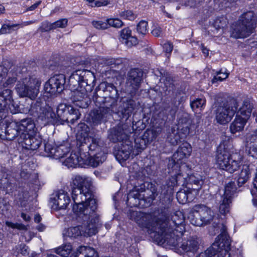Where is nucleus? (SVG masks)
I'll list each match as a JSON object with an SVG mask.
<instances>
[{
	"label": "nucleus",
	"mask_w": 257,
	"mask_h": 257,
	"mask_svg": "<svg viewBox=\"0 0 257 257\" xmlns=\"http://www.w3.org/2000/svg\"><path fill=\"white\" fill-rule=\"evenodd\" d=\"M227 23V19L224 17H220L216 18L212 24L213 26L217 31H219L220 29H223L226 26Z\"/></svg>",
	"instance_id": "ea45409f"
},
{
	"label": "nucleus",
	"mask_w": 257,
	"mask_h": 257,
	"mask_svg": "<svg viewBox=\"0 0 257 257\" xmlns=\"http://www.w3.org/2000/svg\"><path fill=\"white\" fill-rule=\"evenodd\" d=\"M119 15L122 18L130 21L134 20L137 17V15L134 14L133 11L131 10H126L121 12Z\"/></svg>",
	"instance_id": "de8ad7c7"
},
{
	"label": "nucleus",
	"mask_w": 257,
	"mask_h": 257,
	"mask_svg": "<svg viewBox=\"0 0 257 257\" xmlns=\"http://www.w3.org/2000/svg\"><path fill=\"white\" fill-rule=\"evenodd\" d=\"M35 127L32 131H25V134L20 137L19 143L28 150H36L39 148L42 139L40 135L35 131Z\"/></svg>",
	"instance_id": "ddd939ff"
},
{
	"label": "nucleus",
	"mask_w": 257,
	"mask_h": 257,
	"mask_svg": "<svg viewBox=\"0 0 257 257\" xmlns=\"http://www.w3.org/2000/svg\"><path fill=\"white\" fill-rule=\"evenodd\" d=\"M16 249L18 253L16 255L26 256L28 254V247L25 244L18 245Z\"/></svg>",
	"instance_id": "3c124183"
},
{
	"label": "nucleus",
	"mask_w": 257,
	"mask_h": 257,
	"mask_svg": "<svg viewBox=\"0 0 257 257\" xmlns=\"http://www.w3.org/2000/svg\"><path fill=\"white\" fill-rule=\"evenodd\" d=\"M29 112H31L33 115L34 113H37L38 120L41 121L42 124L44 125L57 122L56 115L53 109L49 106L42 107L40 102L38 101L22 110L23 113Z\"/></svg>",
	"instance_id": "423d86ee"
},
{
	"label": "nucleus",
	"mask_w": 257,
	"mask_h": 257,
	"mask_svg": "<svg viewBox=\"0 0 257 257\" xmlns=\"http://www.w3.org/2000/svg\"><path fill=\"white\" fill-rule=\"evenodd\" d=\"M91 7H100L106 6L110 4V0H86Z\"/></svg>",
	"instance_id": "79ce46f5"
},
{
	"label": "nucleus",
	"mask_w": 257,
	"mask_h": 257,
	"mask_svg": "<svg viewBox=\"0 0 257 257\" xmlns=\"http://www.w3.org/2000/svg\"><path fill=\"white\" fill-rule=\"evenodd\" d=\"M57 113L58 117L60 118L63 117V113L68 114L69 116L67 117L66 120L72 124H74L80 118L81 115V113L78 109H75L73 107L70 105H67L65 104H60L59 105ZM62 119H63V118Z\"/></svg>",
	"instance_id": "f3484780"
},
{
	"label": "nucleus",
	"mask_w": 257,
	"mask_h": 257,
	"mask_svg": "<svg viewBox=\"0 0 257 257\" xmlns=\"http://www.w3.org/2000/svg\"><path fill=\"white\" fill-rule=\"evenodd\" d=\"M185 169H187L186 166H182L181 167L180 171H181V172L177 174L176 175L175 182L176 183L182 182V180H183V184L186 183V184H194L196 185L197 187H192V189L194 191L197 192L201 188V187L203 184L202 177L198 173H183L182 171Z\"/></svg>",
	"instance_id": "4468645a"
},
{
	"label": "nucleus",
	"mask_w": 257,
	"mask_h": 257,
	"mask_svg": "<svg viewBox=\"0 0 257 257\" xmlns=\"http://www.w3.org/2000/svg\"><path fill=\"white\" fill-rule=\"evenodd\" d=\"M69 83V88L72 93L71 98L74 102L82 101L84 99L87 98L88 96V94L91 92V91H87L86 87L80 84L76 86L75 89L73 90L70 83Z\"/></svg>",
	"instance_id": "4be33fe9"
},
{
	"label": "nucleus",
	"mask_w": 257,
	"mask_h": 257,
	"mask_svg": "<svg viewBox=\"0 0 257 257\" xmlns=\"http://www.w3.org/2000/svg\"><path fill=\"white\" fill-rule=\"evenodd\" d=\"M143 72L139 69H132L130 71L126 82L128 90L131 93L134 92L140 86L142 80Z\"/></svg>",
	"instance_id": "6ab92c4d"
},
{
	"label": "nucleus",
	"mask_w": 257,
	"mask_h": 257,
	"mask_svg": "<svg viewBox=\"0 0 257 257\" xmlns=\"http://www.w3.org/2000/svg\"><path fill=\"white\" fill-rule=\"evenodd\" d=\"M128 47L135 46L138 44V39L136 37L131 36L128 39L123 42Z\"/></svg>",
	"instance_id": "e2e57ef3"
},
{
	"label": "nucleus",
	"mask_w": 257,
	"mask_h": 257,
	"mask_svg": "<svg viewBox=\"0 0 257 257\" xmlns=\"http://www.w3.org/2000/svg\"><path fill=\"white\" fill-rule=\"evenodd\" d=\"M125 127V125H123L112 129L109 135V139L113 142L122 141L126 139L130 132L127 131Z\"/></svg>",
	"instance_id": "5701e85b"
},
{
	"label": "nucleus",
	"mask_w": 257,
	"mask_h": 257,
	"mask_svg": "<svg viewBox=\"0 0 257 257\" xmlns=\"http://www.w3.org/2000/svg\"><path fill=\"white\" fill-rule=\"evenodd\" d=\"M127 202L132 203L133 200L135 201V203H133L132 205L133 206H137L139 204V200L140 199V194L138 193V192L136 190H132L130 192V193L127 195Z\"/></svg>",
	"instance_id": "a19ab883"
},
{
	"label": "nucleus",
	"mask_w": 257,
	"mask_h": 257,
	"mask_svg": "<svg viewBox=\"0 0 257 257\" xmlns=\"http://www.w3.org/2000/svg\"><path fill=\"white\" fill-rule=\"evenodd\" d=\"M120 38L122 39L123 42H125V40L131 37V31L128 28H124L120 31Z\"/></svg>",
	"instance_id": "bf43d9fd"
},
{
	"label": "nucleus",
	"mask_w": 257,
	"mask_h": 257,
	"mask_svg": "<svg viewBox=\"0 0 257 257\" xmlns=\"http://www.w3.org/2000/svg\"><path fill=\"white\" fill-rule=\"evenodd\" d=\"M91 180L88 177L75 176L72 181V198L74 202L73 210L84 222L81 225L68 228L65 234L76 238L91 236L97 232L99 218L95 213L96 200L91 190Z\"/></svg>",
	"instance_id": "f257e3e1"
},
{
	"label": "nucleus",
	"mask_w": 257,
	"mask_h": 257,
	"mask_svg": "<svg viewBox=\"0 0 257 257\" xmlns=\"http://www.w3.org/2000/svg\"><path fill=\"white\" fill-rule=\"evenodd\" d=\"M161 128L156 127L152 130H147L143 135V140L148 143H150L155 140L160 134Z\"/></svg>",
	"instance_id": "2f4dec72"
},
{
	"label": "nucleus",
	"mask_w": 257,
	"mask_h": 257,
	"mask_svg": "<svg viewBox=\"0 0 257 257\" xmlns=\"http://www.w3.org/2000/svg\"><path fill=\"white\" fill-rule=\"evenodd\" d=\"M160 81L164 82L166 88L170 87L173 85V79L169 75H167L166 76L163 75L160 78Z\"/></svg>",
	"instance_id": "4d7b16f0"
},
{
	"label": "nucleus",
	"mask_w": 257,
	"mask_h": 257,
	"mask_svg": "<svg viewBox=\"0 0 257 257\" xmlns=\"http://www.w3.org/2000/svg\"><path fill=\"white\" fill-rule=\"evenodd\" d=\"M199 241L197 238L193 237L187 240H184L178 250V253L180 255H184L185 253L187 255H190V253L193 254L198 249Z\"/></svg>",
	"instance_id": "aec40b11"
},
{
	"label": "nucleus",
	"mask_w": 257,
	"mask_h": 257,
	"mask_svg": "<svg viewBox=\"0 0 257 257\" xmlns=\"http://www.w3.org/2000/svg\"><path fill=\"white\" fill-rule=\"evenodd\" d=\"M40 85V83L37 79L26 77L18 81L15 89L20 97H28L34 100L39 93Z\"/></svg>",
	"instance_id": "0eeeda50"
},
{
	"label": "nucleus",
	"mask_w": 257,
	"mask_h": 257,
	"mask_svg": "<svg viewBox=\"0 0 257 257\" xmlns=\"http://www.w3.org/2000/svg\"><path fill=\"white\" fill-rule=\"evenodd\" d=\"M35 127L34 121L30 118L23 119L20 122H2L0 123V138L13 140L16 139L18 142L25 131H32Z\"/></svg>",
	"instance_id": "7ed1b4c3"
},
{
	"label": "nucleus",
	"mask_w": 257,
	"mask_h": 257,
	"mask_svg": "<svg viewBox=\"0 0 257 257\" xmlns=\"http://www.w3.org/2000/svg\"><path fill=\"white\" fill-rule=\"evenodd\" d=\"M18 26L17 24L14 25H4L2 26V28L0 29V32L2 34H6L11 33L13 29Z\"/></svg>",
	"instance_id": "052dcab7"
},
{
	"label": "nucleus",
	"mask_w": 257,
	"mask_h": 257,
	"mask_svg": "<svg viewBox=\"0 0 257 257\" xmlns=\"http://www.w3.org/2000/svg\"><path fill=\"white\" fill-rule=\"evenodd\" d=\"M248 119L242 117L240 115H236L234 119L230 123L229 129L231 134L241 132Z\"/></svg>",
	"instance_id": "bb28decb"
},
{
	"label": "nucleus",
	"mask_w": 257,
	"mask_h": 257,
	"mask_svg": "<svg viewBox=\"0 0 257 257\" xmlns=\"http://www.w3.org/2000/svg\"><path fill=\"white\" fill-rule=\"evenodd\" d=\"M137 32L142 35H145L148 32V23L145 21H141L138 24L137 27Z\"/></svg>",
	"instance_id": "49530a36"
},
{
	"label": "nucleus",
	"mask_w": 257,
	"mask_h": 257,
	"mask_svg": "<svg viewBox=\"0 0 257 257\" xmlns=\"http://www.w3.org/2000/svg\"><path fill=\"white\" fill-rule=\"evenodd\" d=\"M88 143H89L88 145L89 150L90 152L96 151L97 152H102L100 147V141L98 138L94 137H89L86 140Z\"/></svg>",
	"instance_id": "c9c22d12"
},
{
	"label": "nucleus",
	"mask_w": 257,
	"mask_h": 257,
	"mask_svg": "<svg viewBox=\"0 0 257 257\" xmlns=\"http://www.w3.org/2000/svg\"><path fill=\"white\" fill-rule=\"evenodd\" d=\"M85 254H86V253L85 252V251H79V247L77 249V250L73 253L72 255L73 256H74V257H76L81 254L85 256Z\"/></svg>",
	"instance_id": "69168bd1"
},
{
	"label": "nucleus",
	"mask_w": 257,
	"mask_h": 257,
	"mask_svg": "<svg viewBox=\"0 0 257 257\" xmlns=\"http://www.w3.org/2000/svg\"><path fill=\"white\" fill-rule=\"evenodd\" d=\"M93 26L97 29L103 30L107 28V21H96L92 22Z\"/></svg>",
	"instance_id": "864d4df0"
},
{
	"label": "nucleus",
	"mask_w": 257,
	"mask_h": 257,
	"mask_svg": "<svg viewBox=\"0 0 257 257\" xmlns=\"http://www.w3.org/2000/svg\"><path fill=\"white\" fill-rule=\"evenodd\" d=\"M131 219L140 227L148 228L152 237L160 245L176 246L178 239L183 235L185 230L184 215L180 211L171 216V219L163 221H156L151 214L133 211Z\"/></svg>",
	"instance_id": "f03ea898"
},
{
	"label": "nucleus",
	"mask_w": 257,
	"mask_h": 257,
	"mask_svg": "<svg viewBox=\"0 0 257 257\" xmlns=\"http://www.w3.org/2000/svg\"><path fill=\"white\" fill-rule=\"evenodd\" d=\"M20 230H27L26 226L22 223H16V228Z\"/></svg>",
	"instance_id": "338daca9"
},
{
	"label": "nucleus",
	"mask_w": 257,
	"mask_h": 257,
	"mask_svg": "<svg viewBox=\"0 0 257 257\" xmlns=\"http://www.w3.org/2000/svg\"><path fill=\"white\" fill-rule=\"evenodd\" d=\"M128 105H130V107H128V114H129L130 113H132V111L134 109V101H130L128 103Z\"/></svg>",
	"instance_id": "774afa93"
},
{
	"label": "nucleus",
	"mask_w": 257,
	"mask_h": 257,
	"mask_svg": "<svg viewBox=\"0 0 257 257\" xmlns=\"http://www.w3.org/2000/svg\"><path fill=\"white\" fill-rule=\"evenodd\" d=\"M151 33L155 37H161L162 36V28L158 25H154Z\"/></svg>",
	"instance_id": "680f3d73"
},
{
	"label": "nucleus",
	"mask_w": 257,
	"mask_h": 257,
	"mask_svg": "<svg viewBox=\"0 0 257 257\" xmlns=\"http://www.w3.org/2000/svg\"><path fill=\"white\" fill-rule=\"evenodd\" d=\"M229 75V73L227 72L226 70L223 71L222 69L220 70V71L217 72V75L214 76L213 79L212 80L213 83H215L217 81H222L226 79Z\"/></svg>",
	"instance_id": "c03bdc74"
},
{
	"label": "nucleus",
	"mask_w": 257,
	"mask_h": 257,
	"mask_svg": "<svg viewBox=\"0 0 257 257\" xmlns=\"http://www.w3.org/2000/svg\"><path fill=\"white\" fill-rule=\"evenodd\" d=\"M53 28L54 29L57 28H65L68 24V20L67 19H61L54 23Z\"/></svg>",
	"instance_id": "8fccbe9b"
},
{
	"label": "nucleus",
	"mask_w": 257,
	"mask_h": 257,
	"mask_svg": "<svg viewBox=\"0 0 257 257\" xmlns=\"http://www.w3.org/2000/svg\"><path fill=\"white\" fill-rule=\"evenodd\" d=\"M110 115V110L109 108L100 107L94 111L91 115L94 122L99 123L104 121Z\"/></svg>",
	"instance_id": "cd10ccee"
},
{
	"label": "nucleus",
	"mask_w": 257,
	"mask_h": 257,
	"mask_svg": "<svg viewBox=\"0 0 257 257\" xmlns=\"http://www.w3.org/2000/svg\"><path fill=\"white\" fill-rule=\"evenodd\" d=\"M84 160L79 153H71L70 155L62 162L63 164L68 168H75L83 166Z\"/></svg>",
	"instance_id": "b1692460"
},
{
	"label": "nucleus",
	"mask_w": 257,
	"mask_h": 257,
	"mask_svg": "<svg viewBox=\"0 0 257 257\" xmlns=\"http://www.w3.org/2000/svg\"><path fill=\"white\" fill-rule=\"evenodd\" d=\"M70 201L68 193L61 190L53 194L50 203L53 209L58 210L66 208Z\"/></svg>",
	"instance_id": "dca6fc26"
},
{
	"label": "nucleus",
	"mask_w": 257,
	"mask_h": 257,
	"mask_svg": "<svg viewBox=\"0 0 257 257\" xmlns=\"http://www.w3.org/2000/svg\"><path fill=\"white\" fill-rule=\"evenodd\" d=\"M79 251H85L86 253L85 257H97L98 256L94 249L89 246L81 245L79 246Z\"/></svg>",
	"instance_id": "37998d69"
},
{
	"label": "nucleus",
	"mask_w": 257,
	"mask_h": 257,
	"mask_svg": "<svg viewBox=\"0 0 257 257\" xmlns=\"http://www.w3.org/2000/svg\"><path fill=\"white\" fill-rule=\"evenodd\" d=\"M48 147V145H45L46 151H47L48 150L50 154L54 156V157L57 159L63 158L66 154L69 151V148L66 147L63 145H61L56 148H52L51 150H50Z\"/></svg>",
	"instance_id": "c85d7f7f"
},
{
	"label": "nucleus",
	"mask_w": 257,
	"mask_h": 257,
	"mask_svg": "<svg viewBox=\"0 0 257 257\" xmlns=\"http://www.w3.org/2000/svg\"><path fill=\"white\" fill-rule=\"evenodd\" d=\"M95 77L93 72L86 70H78L70 76L69 83L74 90L76 86L81 85L86 87L87 91H92L94 85Z\"/></svg>",
	"instance_id": "1a4fd4ad"
},
{
	"label": "nucleus",
	"mask_w": 257,
	"mask_h": 257,
	"mask_svg": "<svg viewBox=\"0 0 257 257\" xmlns=\"http://www.w3.org/2000/svg\"><path fill=\"white\" fill-rule=\"evenodd\" d=\"M231 202V200H228L226 198L222 197L219 206V214H218V216H219L220 217L222 216H225L229 212L230 203Z\"/></svg>",
	"instance_id": "473e14b6"
},
{
	"label": "nucleus",
	"mask_w": 257,
	"mask_h": 257,
	"mask_svg": "<svg viewBox=\"0 0 257 257\" xmlns=\"http://www.w3.org/2000/svg\"><path fill=\"white\" fill-rule=\"evenodd\" d=\"M206 104V99L203 98H198L192 101L190 103L191 107L194 110L199 109L200 110L204 109Z\"/></svg>",
	"instance_id": "58836bf2"
},
{
	"label": "nucleus",
	"mask_w": 257,
	"mask_h": 257,
	"mask_svg": "<svg viewBox=\"0 0 257 257\" xmlns=\"http://www.w3.org/2000/svg\"><path fill=\"white\" fill-rule=\"evenodd\" d=\"M194 207L195 210L198 212L204 224L209 223L213 219L214 213L209 208L203 205H196Z\"/></svg>",
	"instance_id": "a878e982"
},
{
	"label": "nucleus",
	"mask_w": 257,
	"mask_h": 257,
	"mask_svg": "<svg viewBox=\"0 0 257 257\" xmlns=\"http://www.w3.org/2000/svg\"><path fill=\"white\" fill-rule=\"evenodd\" d=\"M107 26H110L114 28H120L123 25L122 22L118 19H109L107 20Z\"/></svg>",
	"instance_id": "09e8293b"
},
{
	"label": "nucleus",
	"mask_w": 257,
	"mask_h": 257,
	"mask_svg": "<svg viewBox=\"0 0 257 257\" xmlns=\"http://www.w3.org/2000/svg\"><path fill=\"white\" fill-rule=\"evenodd\" d=\"M176 198L180 203L184 204L187 201V196L185 191H179L177 193Z\"/></svg>",
	"instance_id": "13d9d810"
},
{
	"label": "nucleus",
	"mask_w": 257,
	"mask_h": 257,
	"mask_svg": "<svg viewBox=\"0 0 257 257\" xmlns=\"http://www.w3.org/2000/svg\"><path fill=\"white\" fill-rule=\"evenodd\" d=\"M189 218L191 223L195 226H200L204 224L203 221L200 217L198 212L195 210V208H194L193 212L190 214Z\"/></svg>",
	"instance_id": "4c0bfd02"
},
{
	"label": "nucleus",
	"mask_w": 257,
	"mask_h": 257,
	"mask_svg": "<svg viewBox=\"0 0 257 257\" xmlns=\"http://www.w3.org/2000/svg\"><path fill=\"white\" fill-rule=\"evenodd\" d=\"M13 91L6 89L0 92V120L5 118L9 110L12 113L22 112V108L14 101Z\"/></svg>",
	"instance_id": "9d476101"
},
{
	"label": "nucleus",
	"mask_w": 257,
	"mask_h": 257,
	"mask_svg": "<svg viewBox=\"0 0 257 257\" xmlns=\"http://www.w3.org/2000/svg\"><path fill=\"white\" fill-rule=\"evenodd\" d=\"M246 141L248 142L254 143V141H257V130L253 134L250 135L246 138Z\"/></svg>",
	"instance_id": "0e129e2a"
},
{
	"label": "nucleus",
	"mask_w": 257,
	"mask_h": 257,
	"mask_svg": "<svg viewBox=\"0 0 257 257\" xmlns=\"http://www.w3.org/2000/svg\"><path fill=\"white\" fill-rule=\"evenodd\" d=\"M17 74L14 69L8 70L4 66L0 65V85L4 87L13 86L17 80Z\"/></svg>",
	"instance_id": "a211bd4d"
},
{
	"label": "nucleus",
	"mask_w": 257,
	"mask_h": 257,
	"mask_svg": "<svg viewBox=\"0 0 257 257\" xmlns=\"http://www.w3.org/2000/svg\"><path fill=\"white\" fill-rule=\"evenodd\" d=\"M246 146L249 148L248 152V155L250 156L257 158V141L254 143L246 142Z\"/></svg>",
	"instance_id": "a18cd8bd"
},
{
	"label": "nucleus",
	"mask_w": 257,
	"mask_h": 257,
	"mask_svg": "<svg viewBox=\"0 0 257 257\" xmlns=\"http://www.w3.org/2000/svg\"><path fill=\"white\" fill-rule=\"evenodd\" d=\"M163 50L166 53V56L168 57L173 49V43L167 41L163 44Z\"/></svg>",
	"instance_id": "5fc2aeb1"
},
{
	"label": "nucleus",
	"mask_w": 257,
	"mask_h": 257,
	"mask_svg": "<svg viewBox=\"0 0 257 257\" xmlns=\"http://www.w3.org/2000/svg\"><path fill=\"white\" fill-rule=\"evenodd\" d=\"M66 78L64 74H58L51 77L45 83L44 89L46 92L50 95L60 93L64 88Z\"/></svg>",
	"instance_id": "2eb2a0df"
},
{
	"label": "nucleus",
	"mask_w": 257,
	"mask_h": 257,
	"mask_svg": "<svg viewBox=\"0 0 257 257\" xmlns=\"http://www.w3.org/2000/svg\"><path fill=\"white\" fill-rule=\"evenodd\" d=\"M191 146L187 142L183 143L173 156V162L175 164V166L177 167L178 164H180L179 162L188 158L191 155Z\"/></svg>",
	"instance_id": "412c9836"
},
{
	"label": "nucleus",
	"mask_w": 257,
	"mask_h": 257,
	"mask_svg": "<svg viewBox=\"0 0 257 257\" xmlns=\"http://www.w3.org/2000/svg\"><path fill=\"white\" fill-rule=\"evenodd\" d=\"M250 176L249 166L246 165H243L242 169L238 175L237 182L239 185L241 186L246 183Z\"/></svg>",
	"instance_id": "7c9ffc66"
},
{
	"label": "nucleus",
	"mask_w": 257,
	"mask_h": 257,
	"mask_svg": "<svg viewBox=\"0 0 257 257\" xmlns=\"http://www.w3.org/2000/svg\"><path fill=\"white\" fill-rule=\"evenodd\" d=\"M236 190V187L235 183L231 181L229 182L225 186L224 193L222 197L226 198L231 201Z\"/></svg>",
	"instance_id": "72a5a7b5"
},
{
	"label": "nucleus",
	"mask_w": 257,
	"mask_h": 257,
	"mask_svg": "<svg viewBox=\"0 0 257 257\" xmlns=\"http://www.w3.org/2000/svg\"><path fill=\"white\" fill-rule=\"evenodd\" d=\"M130 152L129 151L120 150L117 153L116 157L117 159L123 161L126 160L130 157Z\"/></svg>",
	"instance_id": "603ef678"
},
{
	"label": "nucleus",
	"mask_w": 257,
	"mask_h": 257,
	"mask_svg": "<svg viewBox=\"0 0 257 257\" xmlns=\"http://www.w3.org/2000/svg\"><path fill=\"white\" fill-rule=\"evenodd\" d=\"M100 87L103 88L104 91L108 93V95L110 98L115 99L117 97V91L112 84L102 83Z\"/></svg>",
	"instance_id": "f704fd0d"
},
{
	"label": "nucleus",
	"mask_w": 257,
	"mask_h": 257,
	"mask_svg": "<svg viewBox=\"0 0 257 257\" xmlns=\"http://www.w3.org/2000/svg\"><path fill=\"white\" fill-rule=\"evenodd\" d=\"M253 14L249 12L242 17V20L232 28L231 36L236 39L246 37L252 33L255 28V24L252 19Z\"/></svg>",
	"instance_id": "6e6552de"
},
{
	"label": "nucleus",
	"mask_w": 257,
	"mask_h": 257,
	"mask_svg": "<svg viewBox=\"0 0 257 257\" xmlns=\"http://www.w3.org/2000/svg\"><path fill=\"white\" fill-rule=\"evenodd\" d=\"M72 248L71 244L67 243L55 248L54 251L62 257H68L72 251Z\"/></svg>",
	"instance_id": "e433bc0d"
},
{
	"label": "nucleus",
	"mask_w": 257,
	"mask_h": 257,
	"mask_svg": "<svg viewBox=\"0 0 257 257\" xmlns=\"http://www.w3.org/2000/svg\"><path fill=\"white\" fill-rule=\"evenodd\" d=\"M200 119V117L197 116L191 119L188 114L183 113L179 118L177 127L178 132L181 134V137H186L192 131L195 130L198 126Z\"/></svg>",
	"instance_id": "f8f14e48"
},
{
	"label": "nucleus",
	"mask_w": 257,
	"mask_h": 257,
	"mask_svg": "<svg viewBox=\"0 0 257 257\" xmlns=\"http://www.w3.org/2000/svg\"><path fill=\"white\" fill-rule=\"evenodd\" d=\"M215 229L220 233L215 242L205 251L204 254L206 257H212L215 255L217 257H229L230 255L229 253L230 240L226 231V227L221 223L218 224L215 227Z\"/></svg>",
	"instance_id": "20e7f679"
},
{
	"label": "nucleus",
	"mask_w": 257,
	"mask_h": 257,
	"mask_svg": "<svg viewBox=\"0 0 257 257\" xmlns=\"http://www.w3.org/2000/svg\"><path fill=\"white\" fill-rule=\"evenodd\" d=\"M237 107L238 103L235 99H231L219 106L215 112L217 122L221 124L228 123L234 115Z\"/></svg>",
	"instance_id": "9b49d317"
},
{
	"label": "nucleus",
	"mask_w": 257,
	"mask_h": 257,
	"mask_svg": "<svg viewBox=\"0 0 257 257\" xmlns=\"http://www.w3.org/2000/svg\"><path fill=\"white\" fill-rule=\"evenodd\" d=\"M39 30L42 32H47L54 30L53 24L47 21L44 22L42 23Z\"/></svg>",
	"instance_id": "6e6d98bb"
},
{
	"label": "nucleus",
	"mask_w": 257,
	"mask_h": 257,
	"mask_svg": "<svg viewBox=\"0 0 257 257\" xmlns=\"http://www.w3.org/2000/svg\"><path fill=\"white\" fill-rule=\"evenodd\" d=\"M90 157L84 160V165L96 167L102 164L106 159V155L102 152H97L95 154H89Z\"/></svg>",
	"instance_id": "393cba45"
},
{
	"label": "nucleus",
	"mask_w": 257,
	"mask_h": 257,
	"mask_svg": "<svg viewBox=\"0 0 257 257\" xmlns=\"http://www.w3.org/2000/svg\"><path fill=\"white\" fill-rule=\"evenodd\" d=\"M216 160L220 169L232 173L240 166L243 156L237 152L230 154L224 145L220 144L217 148Z\"/></svg>",
	"instance_id": "39448f33"
},
{
	"label": "nucleus",
	"mask_w": 257,
	"mask_h": 257,
	"mask_svg": "<svg viewBox=\"0 0 257 257\" xmlns=\"http://www.w3.org/2000/svg\"><path fill=\"white\" fill-rule=\"evenodd\" d=\"M252 110V105L249 100H245L243 102L242 106L240 107L237 115H240L247 119L251 115Z\"/></svg>",
	"instance_id": "c756f323"
}]
</instances>
